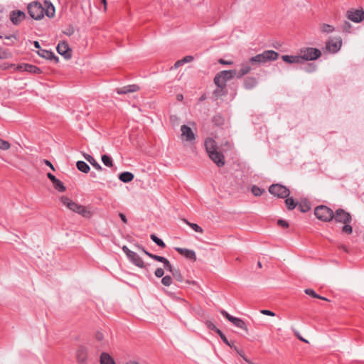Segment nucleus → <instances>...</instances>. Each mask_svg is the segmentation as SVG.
<instances>
[{
    "instance_id": "nucleus-42",
    "label": "nucleus",
    "mask_w": 364,
    "mask_h": 364,
    "mask_svg": "<svg viewBox=\"0 0 364 364\" xmlns=\"http://www.w3.org/2000/svg\"><path fill=\"white\" fill-rule=\"evenodd\" d=\"M264 192V190L257 186L252 187V193L255 196H259Z\"/></svg>"
},
{
    "instance_id": "nucleus-28",
    "label": "nucleus",
    "mask_w": 364,
    "mask_h": 364,
    "mask_svg": "<svg viewBox=\"0 0 364 364\" xmlns=\"http://www.w3.org/2000/svg\"><path fill=\"white\" fill-rule=\"evenodd\" d=\"M84 157L97 170L101 171L102 169L100 164L92 156L85 154Z\"/></svg>"
},
{
    "instance_id": "nucleus-38",
    "label": "nucleus",
    "mask_w": 364,
    "mask_h": 364,
    "mask_svg": "<svg viewBox=\"0 0 364 364\" xmlns=\"http://www.w3.org/2000/svg\"><path fill=\"white\" fill-rule=\"evenodd\" d=\"M305 293L309 296H311L312 297L314 298H317V299H322V300H327L325 297H323L321 296H319L318 294H317L313 289H305Z\"/></svg>"
},
{
    "instance_id": "nucleus-8",
    "label": "nucleus",
    "mask_w": 364,
    "mask_h": 364,
    "mask_svg": "<svg viewBox=\"0 0 364 364\" xmlns=\"http://www.w3.org/2000/svg\"><path fill=\"white\" fill-rule=\"evenodd\" d=\"M122 249L132 263L140 268L145 267L144 261L137 253L130 250L126 245H124Z\"/></svg>"
},
{
    "instance_id": "nucleus-22",
    "label": "nucleus",
    "mask_w": 364,
    "mask_h": 364,
    "mask_svg": "<svg viewBox=\"0 0 364 364\" xmlns=\"http://www.w3.org/2000/svg\"><path fill=\"white\" fill-rule=\"evenodd\" d=\"M38 54L43 58H46L48 60H54L55 62L58 61V58L57 56H55L54 53L50 50L40 49L38 51Z\"/></svg>"
},
{
    "instance_id": "nucleus-4",
    "label": "nucleus",
    "mask_w": 364,
    "mask_h": 364,
    "mask_svg": "<svg viewBox=\"0 0 364 364\" xmlns=\"http://www.w3.org/2000/svg\"><path fill=\"white\" fill-rule=\"evenodd\" d=\"M30 16L35 20H41L44 16L43 6L38 1H33L27 6Z\"/></svg>"
},
{
    "instance_id": "nucleus-60",
    "label": "nucleus",
    "mask_w": 364,
    "mask_h": 364,
    "mask_svg": "<svg viewBox=\"0 0 364 364\" xmlns=\"http://www.w3.org/2000/svg\"><path fill=\"white\" fill-rule=\"evenodd\" d=\"M12 66H14L13 64H9V63H4L0 67L3 70H6V69H8V68H11Z\"/></svg>"
},
{
    "instance_id": "nucleus-56",
    "label": "nucleus",
    "mask_w": 364,
    "mask_h": 364,
    "mask_svg": "<svg viewBox=\"0 0 364 364\" xmlns=\"http://www.w3.org/2000/svg\"><path fill=\"white\" fill-rule=\"evenodd\" d=\"M277 224H278L279 226H281V227H282V228H288V227H289V223H287V221H286V220H282V219L279 220L277 221Z\"/></svg>"
},
{
    "instance_id": "nucleus-30",
    "label": "nucleus",
    "mask_w": 364,
    "mask_h": 364,
    "mask_svg": "<svg viewBox=\"0 0 364 364\" xmlns=\"http://www.w3.org/2000/svg\"><path fill=\"white\" fill-rule=\"evenodd\" d=\"M299 209L302 213L308 212L311 209V203H310V202L309 200H302L299 204Z\"/></svg>"
},
{
    "instance_id": "nucleus-25",
    "label": "nucleus",
    "mask_w": 364,
    "mask_h": 364,
    "mask_svg": "<svg viewBox=\"0 0 364 364\" xmlns=\"http://www.w3.org/2000/svg\"><path fill=\"white\" fill-rule=\"evenodd\" d=\"M257 85V80L254 77H247L244 80V86L246 89L250 90Z\"/></svg>"
},
{
    "instance_id": "nucleus-3",
    "label": "nucleus",
    "mask_w": 364,
    "mask_h": 364,
    "mask_svg": "<svg viewBox=\"0 0 364 364\" xmlns=\"http://www.w3.org/2000/svg\"><path fill=\"white\" fill-rule=\"evenodd\" d=\"M60 201L63 205L74 213H77L85 218L92 216V212L88 210L85 206L76 203L67 196H62Z\"/></svg>"
},
{
    "instance_id": "nucleus-63",
    "label": "nucleus",
    "mask_w": 364,
    "mask_h": 364,
    "mask_svg": "<svg viewBox=\"0 0 364 364\" xmlns=\"http://www.w3.org/2000/svg\"><path fill=\"white\" fill-rule=\"evenodd\" d=\"M43 162H44V164H45L46 165H47L48 166H49L52 170L55 171V168H54L53 165L51 164V162H50V161L45 159V160L43 161Z\"/></svg>"
},
{
    "instance_id": "nucleus-1",
    "label": "nucleus",
    "mask_w": 364,
    "mask_h": 364,
    "mask_svg": "<svg viewBox=\"0 0 364 364\" xmlns=\"http://www.w3.org/2000/svg\"><path fill=\"white\" fill-rule=\"evenodd\" d=\"M279 53L272 50H264L262 53L251 57L249 60L252 67L256 68L269 61L275 60L278 58Z\"/></svg>"
},
{
    "instance_id": "nucleus-29",
    "label": "nucleus",
    "mask_w": 364,
    "mask_h": 364,
    "mask_svg": "<svg viewBox=\"0 0 364 364\" xmlns=\"http://www.w3.org/2000/svg\"><path fill=\"white\" fill-rule=\"evenodd\" d=\"M77 169L82 173H87L90 171L89 165L83 161H78L76 164Z\"/></svg>"
},
{
    "instance_id": "nucleus-2",
    "label": "nucleus",
    "mask_w": 364,
    "mask_h": 364,
    "mask_svg": "<svg viewBox=\"0 0 364 364\" xmlns=\"http://www.w3.org/2000/svg\"><path fill=\"white\" fill-rule=\"evenodd\" d=\"M333 219L336 223H343L341 231L343 233L350 235L353 232V228L350 225L352 221L351 215L343 209H338L334 213Z\"/></svg>"
},
{
    "instance_id": "nucleus-32",
    "label": "nucleus",
    "mask_w": 364,
    "mask_h": 364,
    "mask_svg": "<svg viewBox=\"0 0 364 364\" xmlns=\"http://www.w3.org/2000/svg\"><path fill=\"white\" fill-rule=\"evenodd\" d=\"M228 93V90L225 86L217 87L214 90L213 95L216 97L224 96Z\"/></svg>"
},
{
    "instance_id": "nucleus-61",
    "label": "nucleus",
    "mask_w": 364,
    "mask_h": 364,
    "mask_svg": "<svg viewBox=\"0 0 364 364\" xmlns=\"http://www.w3.org/2000/svg\"><path fill=\"white\" fill-rule=\"evenodd\" d=\"M235 350L240 355V357L243 359V357H246L245 355V353L243 352V350H240L239 348H237V347H235L234 348Z\"/></svg>"
},
{
    "instance_id": "nucleus-18",
    "label": "nucleus",
    "mask_w": 364,
    "mask_h": 364,
    "mask_svg": "<svg viewBox=\"0 0 364 364\" xmlns=\"http://www.w3.org/2000/svg\"><path fill=\"white\" fill-rule=\"evenodd\" d=\"M210 159L217 164L218 167L223 166L225 165L224 156L218 152V151H213L208 154Z\"/></svg>"
},
{
    "instance_id": "nucleus-53",
    "label": "nucleus",
    "mask_w": 364,
    "mask_h": 364,
    "mask_svg": "<svg viewBox=\"0 0 364 364\" xmlns=\"http://www.w3.org/2000/svg\"><path fill=\"white\" fill-rule=\"evenodd\" d=\"M351 28V25L348 21H345L342 26L343 31L344 32H350Z\"/></svg>"
},
{
    "instance_id": "nucleus-39",
    "label": "nucleus",
    "mask_w": 364,
    "mask_h": 364,
    "mask_svg": "<svg viewBox=\"0 0 364 364\" xmlns=\"http://www.w3.org/2000/svg\"><path fill=\"white\" fill-rule=\"evenodd\" d=\"M53 186L59 192H64L65 191V186L59 179H57L56 182L53 183Z\"/></svg>"
},
{
    "instance_id": "nucleus-40",
    "label": "nucleus",
    "mask_w": 364,
    "mask_h": 364,
    "mask_svg": "<svg viewBox=\"0 0 364 364\" xmlns=\"http://www.w3.org/2000/svg\"><path fill=\"white\" fill-rule=\"evenodd\" d=\"M321 31L323 33H328L333 32L334 31V28L331 25L323 23L321 26Z\"/></svg>"
},
{
    "instance_id": "nucleus-26",
    "label": "nucleus",
    "mask_w": 364,
    "mask_h": 364,
    "mask_svg": "<svg viewBox=\"0 0 364 364\" xmlns=\"http://www.w3.org/2000/svg\"><path fill=\"white\" fill-rule=\"evenodd\" d=\"M100 364H115V362L109 354L102 353L100 355Z\"/></svg>"
},
{
    "instance_id": "nucleus-64",
    "label": "nucleus",
    "mask_w": 364,
    "mask_h": 364,
    "mask_svg": "<svg viewBox=\"0 0 364 364\" xmlns=\"http://www.w3.org/2000/svg\"><path fill=\"white\" fill-rule=\"evenodd\" d=\"M139 247V250H141L145 255H146L148 257H149V255H152V253H150L148 251H146L144 247L142 246H140V245H138L137 246Z\"/></svg>"
},
{
    "instance_id": "nucleus-55",
    "label": "nucleus",
    "mask_w": 364,
    "mask_h": 364,
    "mask_svg": "<svg viewBox=\"0 0 364 364\" xmlns=\"http://www.w3.org/2000/svg\"><path fill=\"white\" fill-rule=\"evenodd\" d=\"M193 60V57L192 55H186L181 59V62L183 64L190 63Z\"/></svg>"
},
{
    "instance_id": "nucleus-12",
    "label": "nucleus",
    "mask_w": 364,
    "mask_h": 364,
    "mask_svg": "<svg viewBox=\"0 0 364 364\" xmlns=\"http://www.w3.org/2000/svg\"><path fill=\"white\" fill-rule=\"evenodd\" d=\"M347 16L350 21L360 23L364 20V11L362 9L348 11Z\"/></svg>"
},
{
    "instance_id": "nucleus-16",
    "label": "nucleus",
    "mask_w": 364,
    "mask_h": 364,
    "mask_svg": "<svg viewBox=\"0 0 364 364\" xmlns=\"http://www.w3.org/2000/svg\"><path fill=\"white\" fill-rule=\"evenodd\" d=\"M57 51L60 55L64 56L66 59L71 58V50L70 49L68 44L66 42L58 43L57 46Z\"/></svg>"
},
{
    "instance_id": "nucleus-45",
    "label": "nucleus",
    "mask_w": 364,
    "mask_h": 364,
    "mask_svg": "<svg viewBox=\"0 0 364 364\" xmlns=\"http://www.w3.org/2000/svg\"><path fill=\"white\" fill-rule=\"evenodd\" d=\"M10 144L7 141H5L2 139L0 138V149H2V150H8L10 149Z\"/></svg>"
},
{
    "instance_id": "nucleus-34",
    "label": "nucleus",
    "mask_w": 364,
    "mask_h": 364,
    "mask_svg": "<svg viewBox=\"0 0 364 364\" xmlns=\"http://www.w3.org/2000/svg\"><path fill=\"white\" fill-rule=\"evenodd\" d=\"M183 221L190 226L195 232L203 233V230L200 226L196 223L188 222L186 219H183Z\"/></svg>"
},
{
    "instance_id": "nucleus-23",
    "label": "nucleus",
    "mask_w": 364,
    "mask_h": 364,
    "mask_svg": "<svg viewBox=\"0 0 364 364\" xmlns=\"http://www.w3.org/2000/svg\"><path fill=\"white\" fill-rule=\"evenodd\" d=\"M216 146H217L216 142L212 138H207L205 140V150H206L208 154L211 153V151L213 152V151H217Z\"/></svg>"
},
{
    "instance_id": "nucleus-24",
    "label": "nucleus",
    "mask_w": 364,
    "mask_h": 364,
    "mask_svg": "<svg viewBox=\"0 0 364 364\" xmlns=\"http://www.w3.org/2000/svg\"><path fill=\"white\" fill-rule=\"evenodd\" d=\"M43 9L45 11L44 15H46L49 18H53L55 16V7L49 1H46L44 2Z\"/></svg>"
},
{
    "instance_id": "nucleus-35",
    "label": "nucleus",
    "mask_w": 364,
    "mask_h": 364,
    "mask_svg": "<svg viewBox=\"0 0 364 364\" xmlns=\"http://www.w3.org/2000/svg\"><path fill=\"white\" fill-rule=\"evenodd\" d=\"M150 238L160 247L164 248L166 247V244L164 242V241L161 239L159 238L155 234H151L150 235Z\"/></svg>"
},
{
    "instance_id": "nucleus-10",
    "label": "nucleus",
    "mask_w": 364,
    "mask_h": 364,
    "mask_svg": "<svg viewBox=\"0 0 364 364\" xmlns=\"http://www.w3.org/2000/svg\"><path fill=\"white\" fill-rule=\"evenodd\" d=\"M181 139L182 141L193 142L196 140V134L193 132L192 129L183 124L181 127Z\"/></svg>"
},
{
    "instance_id": "nucleus-54",
    "label": "nucleus",
    "mask_w": 364,
    "mask_h": 364,
    "mask_svg": "<svg viewBox=\"0 0 364 364\" xmlns=\"http://www.w3.org/2000/svg\"><path fill=\"white\" fill-rule=\"evenodd\" d=\"M154 274L156 277L158 278H161L164 276V271L162 268H157L156 270H155V272H154Z\"/></svg>"
},
{
    "instance_id": "nucleus-49",
    "label": "nucleus",
    "mask_w": 364,
    "mask_h": 364,
    "mask_svg": "<svg viewBox=\"0 0 364 364\" xmlns=\"http://www.w3.org/2000/svg\"><path fill=\"white\" fill-rule=\"evenodd\" d=\"M172 275L173 277L178 282H183V277L181 274V272H179V270L178 269H176L173 273H172Z\"/></svg>"
},
{
    "instance_id": "nucleus-36",
    "label": "nucleus",
    "mask_w": 364,
    "mask_h": 364,
    "mask_svg": "<svg viewBox=\"0 0 364 364\" xmlns=\"http://www.w3.org/2000/svg\"><path fill=\"white\" fill-rule=\"evenodd\" d=\"M11 55L12 54L9 50L0 46V60L9 58Z\"/></svg>"
},
{
    "instance_id": "nucleus-6",
    "label": "nucleus",
    "mask_w": 364,
    "mask_h": 364,
    "mask_svg": "<svg viewBox=\"0 0 364 364\" xmlns=\"http://www.w3.org/2000/svg\"><path fill=\"white\" fill-rule=\"evenodd\" d=\"M235 70H223L219 72L214 77V83L217 87L225 86L228 81L234 77Z\"/></svg>"
},
{
    "instance_id": "nucleus-44",
    "label": "nucleus",
    "mask_w": 364,
    "mask_h": 364,
    "mask_svg": "<svg viewBox=\"0 0 364 364\" xmlns=\"http://www.w3.org/2000/svg\"><path fill=\"white\" fill-rule=\"evenodd\" d=\"M4 38L5 39L11 41L10 43L4 42V44L6 46H13L14 44V41L17 40V37L15 35L6 36Z\"/></svg>"
},
{
    "instance_id": "nucleus-15",
    "label": "nucleus",
    "mask_w": 364,
    "mask_h": 364,
    "mask_svg": "<svg viewBox=\"0 0 364 364\" xmlns=\"http://www.w3.org/2000/svg\"><path fill=\"white\" fill-rule=\"evenodd\" d=\"M16 70H18L19 71L28 72L30 73L39 74L41 73V68H39L38 67H37L34 65L28 64V63H22V64L18 65L16 68Z\"/></svg>"
},
{
    "instance_id": "nucleus-52",
    "label": "nucleus",
    "mask_w": 364,
    "mask_h": 364,
    "mask_svg": "<svg viewBox=\"0 0 364 364\" xmlns=\"http://www.w3.org/2000/svg\"><path fill=\"white\" fill-rule=\"evenodd\" d=\"M220 314L225 317L229 321L232 322L233 321V318H235L234 316H231L230 314H229L225 310H221L220 311Z\"/></svg>"
},
{
    "instance_id": "nucleus-13",
    "label": "nucleus",
    "mask_w": 364,
    "mask_h": 364,
    "mask_svg": "<svg viewBox=\"0 0 364 364\" xmlns=\"http://www.w3.org/2000/svg\"><path fill=\"white\" fill-rule=\"evenodd\" d=\"M87 349L86 347L80 346L76 351V359L78 364H87Z\"/></svg>"
},
{
    "instance_id": "nucleus-19",
    "label": "nucleus",
    "mask_w": 364,
    "mask_h": 364,
    "mask_svg": "<svg viewBox=\"0 0 364 364\" xmlns=\"http://www.w3.org/2000/svg\"><path fill=\"white\" fill-rule=\"evenodd\" d=\"M252 70H255V68L251 65V63H250V60L243 62L240 65V69L237 73V77L240 78L250 73Z\"/></svg>"
},
{
    "instance_id": "nucleus-7",
    "label": "nucleus",
    "mask_w": 364,
    "mask_h": 364,
    "mask_svg": "<svg viewBox=\"0 0 364 364\" xmlns=\"http://www.w3.org/2000/svg\"><path fill=\"white\" fill-rule=\"evenodd\" d=\"M300 55L304 63L306 60H314L321 55L320 50L314 48H305L300 50Z\"/></svg>"
},
{
    "instance_id": "nucleus-14",
    "label": "nucleus",
    "mask_w": 364,
    "mask_h": 364,
    "mask_svg": "<svg viewBox=\"0 0 364 364\" xmlns=\"http://www.w3.org/2000/svg\"><path fill=\"white\" fill-rule=\"evenodd\" d=\"M10 20L14 25H18L26 18L24 12L19 10H14L10 13Z\"/></svg>"
},
{
    "instance_id": "nucleus-5",
    "label": "nucleus",
    "mask_w": 364,
    "mask_h": 364,
    "mask_svg": "<svg viewBox=\"0 0 364 364\" xmlns=\"http://www.w3.org/2000/svg\"><path fill=\"white\" fill-rule=\"evenodd\" d=\"M316 217L322 221L328 222L333 219V211L326 205H319L314 210Z\"/></svg>"
},
{
    "instance_id": "nucleus-51",
    "label": "nucleus",
    "mask_w": 364,
    "mask_h": 364,
    "mask_svg": "<svg viewBox=\"0 0 364 364\" xmlns=\"http://www.w3.org/2000/svg\"><path fill=\"white\" fill-rule=\"evenodd\" d=\"M220 314L225 317L229 321L232 322L233 321V318H235L234 316H231L230 314H229L225 310H221L220 311Z\"/></svg>"
},
{
    "instance_id": "nucleus-20",
    "label": "nucleus",
    "mask_w": 364,
    "mask_h": 364,
    "mask_svg": "<svg viewBox=\"0 0 364 364\" xmlns=\"http://www.w3.org/2000/svg\"><path fill=\"white\" fill-rule=\"evenodd\" d=\"M139 87L136 85H129L120 88H117L116 92L119 95H122L136 92L139 90Z\"/></svg>"
},
{
    "instance_id": "nucleus-41",
    "label": "nucleus",
    "mask_w": 364,
    "mask_h": 364,
    "mask_svg": "<svg viewBox=\"0 0 364 364\" xmlns=\"http://www.w3.org/2000/svg\"><path fill=\"white\" fill-rule=\"evenodd\" d=\"M74 32H75V28L71 24H69L68 26H67L65 28V29L63 31V33L68 36H72L74 33Z\"/></svg>"
},
{
    "instance_id": "nucleus-46",
    "label": "nucleus",
    "mask_w": 364,
    "mask_h": 364,
    "mask_svg": "<svg viewBox=\"0 0 364 364\" xmlns=\"http://www.w3.org/2000/svg\"><path fill=\"white\" fill-rule=\"evenodd\" d=\"M164 264V268L169 271L171 274L176 270V269H174L171 264L170 263V262L166 259V261L163 263Z\"/></svg>"
},
{
    "instance_id": "nucleus-58",
    "label": "nucleus",
    "mask_w": 364,
    "mask_h": 364,
    "mask_svg": "<svg viewBox=\"0 0 364 364\" xmlns=\"http://www.w3.org/2000/svg\"><path fill=\"white\" fill-rule=\"evenodd\" d=\"M95 338L99 341H102L104 338L103 333L101 332H97L95 334Z\"/></svg>"
},
{
    "instance_id": "nucleus-17",
    "label": "nucleus",
    "mask_w": 364,
    "mask_h": 364,
    "mask_svg": "<svg viewBox=\"0 0 364 364\" xmlns=\"http://www.w3.org/2000/svg\"><path fill=\"white\" fill-rule=\"evenodd\" d=\"M175 250L178 252L181 255L185 257L192 261L196 260V255L195 251L186 248L175 247Z\"/></svg>"
},
{
    "instance_id": "nucleus-9",
    "label": "nucleus",
    "mask_w": 364,
    "mask_h": 364,
    "mask_svg": "<svg viewBox=\"0 0 364 364\" xmlns=\"http://www.w3.org/2000/svg\"><path fill=\"white\" fill-rule=\"evenodd\" d=\"M269 192L272 195L281 198H285L290 194V191L286 186L279 183L271 185L269 188Z\"/></svg>"
},
{
    "instance_id": "nucleus-11",
    "label": "nucleus",
    "mask_w": 364,
    "mask_h": 364,
    "mask_svg": "<svg viewBox=\"0 0 364 364\" xmlns=\"http://www.w3.org/2000/svg\"><path fill=\"white\" fill-rule=\"evenodd\" d=\"M342 40L340 37L330 38L326 44V48L327 50L332 53H337L341 47Z\"/></svg>"
},
{
    "instance_id": "nucleus-33",
    "label": "nucleus",
    "mask_w": 364,
    "mask_h": 364,
    "mask_svg": "<svg viewBox=\"0 0 364 364\" xmlns=\"http://www.w3.org/2000/svg\"><path fill=\"white\" fill-rule=\"evenodd\" d=\"M285 198V204L288 210H294L297 206L298 204L296 202H295L293 198L287 197Z\"/></svg>"
},
{
    "instance_id": "nucleus-59",
    "label": "nucleus",
    "mask_w": 364,
    "mask_h": 364,
    "mask_svg": "<svg viewBox=\"0 0 364 364\" xmlns=\"http://www.w3.org/2000/svg\"><path fill=\"white\" fill-rule=\"evenodd\" d=\"M47 176H48V178H49V179L53 182V183L54 182H56V181H57V179H58V178H57L54 175H53V174H52V173H47Z\"/></svg>"
},
{
    "instance_id": "nucleus-43",
    "label": "nucleus",
    "mask_w": 364,
    "mask_h": 364,
    "mask_svg": "<svg viewBox=\"0 0 364 364\" xmlns=\"http://www.w3.org/2000/svg\"><path fill=\"white\" fill-rule=\"evenodd\" d=\"M214 328H215V332L220 336V338L222 339V341L226 343L227 345H228L229 346H231L230 343H229L228 338H226V336L223 334V333L220 330L218 329V328H216L215 326H214Z\"/></svg>"
},
{
    "instance_id": "nucleus-62",
    "label": "nucleus",
    "mask_w": 364,
    "mask_h": 364,
    "mask_svg": "<svg viewBox=\"0 0 364 364\" xmlns=\"http://www.w3.org/2000/svg\"><path fill=\"white\" fill-rule=\"evenodd\" d=\"M218 62L222 65H232L233 63L232 61H228L223 59H220Z\"/></svg>"
},
{
    "instance_id": "nucleus-48",
    "label": "nucleus",
    "mask_w": 364,
    "mask_h": 364,
    "mask_svg": "<svg viewBox=\"0 0 364 364\" xmlns=\"http://www.w3.org/2000/svg\"><path fill=\"white\" fill-rule=\"evenodd\" d=\"M306 72L311 73L316 70V66L314 63H309L303 68Z\"/></svg>"
},
{
    "instance_id": "nucleus-27",
    "label": "nucleus",
    "mask_w": 364,
    "mask_h": 364,
    "mask_svg": "<svg viewBox=\"0 0 364 364\" xmlns=\"http://www.w3.org/2000/svg\"><path fill=\"white\" fill-rule=\"evenodd\" d=\"M134 174L131 172L125 171L119 174V178L124 183H129L134 178Z\"/></svg>"
},
{
    "instance_id": "nucleus-21",
    "label": "nucleus",
    "mask_w": 364,
    "mask_h": 364,
    "mask_svg": "<svg viewBox=\"0 0 364 364\" xmlns=\"http://www.w3.org/2000/svg\"><path fill=\"white\" fill-rule=\"evenodd\" d=\"M282 59L287 63H296V64H302V60L300 54L299 55H284L282 56Z\"/></svg>"
},
{
    "instance_id": "nucleus-37",
    "label": "nucleus",
    "mask_w": 364,
    "mask_h": 364,
    "mask_svg": "<svg viewBox=\"0 0 364 364\" xmlns=\"http://www.w3.org/2000/svg\"><path fill=\"white\" fill-rule=\"evenodd\" d=\"M102 161L105 166L107 167L113 166V161L112 159L108 155H102Z\"/></svg>"
},
{
    "instance_id": "nucleus-47",
    "label": "nucleus",
    "mask_w": 364,
    "mask_h": 364,
    "mask_svg": "<svg viewBox=\"0 0 364 364\" xmlns=\"http://www.w3.org/2000/svg\"><path fill=\"white\" fill-rule=\"evenodd\" d=\"M161 283L166 287H168L172 283V279L170 276H165L161 279Z\"/></svg>"
},
{
    "instance_id": "nucleus-31",
    "label": "nucleus",
    "mask_w": 364,
    "mask_h": 364,
    "mask_svg": "<svg viewBox=\"0 0 364 364\" xmlns=\"http://www.w3.org/2000/svg\"><path fill=\"white\" fill-rule=\"evenodd\" d=\"M233 325L241 329L247 331V326L243 320L240 318L235 317L233 321L231 322Z\"/></svg>"
},
{
    "instance_id": "nucleus-50",
    "label": "nucleus",
    "mask_w": 364,
    "mask_h": 364,
    "mask_svg": "<svg viewBox=\"0 0 364 364\" xmlns=\"http://www.w3.org/2000/svg\"><path fill=\"white\" fill-rule=\"evenodd\" d=\"M149 257L153 259H154V260H156V261H158V262H162V263H164L166 261V258H165L164 257L156 255H154V254L149 255Z\"/></svg>"
},
{
    "instance_id": "nucleus-57",
    "label": "nucleus",
    "mask_w": 364,
    "mask_h": 364,
    "mask_svg": "<svg viewBox=\"0 0 364 364\" xmlns=\"http://www.w3.org/2000/svg\"><path fill=\"white\" fill-rule=\"evenodd\" d=\"M260 313L262 314L267 315V316H275V314L273 311H272L270 310H267V309L260 310Z\"/></svg>"
}]
</instances>
